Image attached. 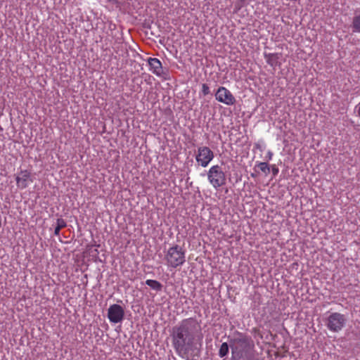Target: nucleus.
Listing matches in <instances>:
<instances>
[{"label":"nucleus","mask_w":360,"mask_h":360,"mask_svg":"<svg viewBox=\"0 0 360 360\" xmlns=\"http://www.w3.org/2000/svg\"><path fill=\"white\" fill-rule=\"evenodd\" d=\"M172 346L176 354L185 360H197L200 356L203 335L194 319H186L171 331Z\"/></svg>","instance_id":"1"},{"label":"nucleus","mask_w":360,"mask_h":360,"mask_svg":"<svg viewBox=\"0 0 360 360\" xmlns=\"http://www.w3.org/2000/svg\"><path fill=\"white\" fill-rule=\"evenodd\" d=\"M164 259L168 268L181 266L186 262V250L179 245H174L165 252Z\"/></svg>","instance_id":"2"},{"label":"nucleus","mask_w":360,"mask_h":360,"mask_svg":"<svg viewBox=\"0 0 360 360\" xmlns=\"http://www.w3.org/2000/svg\"><path fill=\"white\" fill-rule=\"evenodd\" d=\"M207 180L214 188L218 189L226 184V175L221 166L212 165L207 171Z\"/></svg>","instance_id":"3"},{"label":"nucleus","mask_w":360,"mask_h":360,"mask_svg":"<svg viewBox=\"0 0 360 360\" xmlns=\"http://www.w3.org/2000/svg\"><path fill=\"white\" fill-rule=\"evenodd\" d=\"M346 318L344 314L338 312L330 314L326 319V326L329 330L338 333L342 330L346 324Z\"/></svg>","instance_id":"4"},{"label":"nucleus","mask_w":360,"mask_h":360,"mask_svg":"<svg viewBox=\"0 0 360 360\" xmlns=\"http://www.w3.org/2000/svg\"><path fill=\"white\" fill-rule=\"evenodd\" d=\"M214 152L207 146H200L195 155V160L199 166L206 167L214 159Z\"/></svg>","instance_id":"5"},{"label":"nucleus","mask_w":360,"mask_h":360,"mask_svg":"<svg viewBox=\"0 0 360 360\" xmlns=\"http://www.w3.org/2000/svg\"><path fill=\"white\" fill-rule=\"evenodd\" d=\"M215 98L217 101L227 105H233L236 101L232 93L224 86H220L217 89L215 93Z\"/></svg>","instance_id":"6"},{"label":"nucleus","mask_w":360,"mask_h":360,"mask_svg":"<svg viewBox=\"0 0 360 360\" xmlns=\"http://www.w3.org/2000/svg\"><path fill=\"white\" fill-rule=\"evenodd\" d=\"M124 316V311L122 306L114 304L110 306L108 310V318L111 323L121 322Z\"/></svg>","instance_id":"7"},{"label":"nucleus","mask_w":360,"mask_h":360,"mask_svg":"<svg viewBox=\"0 0 360 360\" xmlns=\"http://www.w3.org/2000/svg\"><path fill=\"white\" fill-rule=\"evenodd\" d=\"M149 70L159 77H165L167 70L162 67V63L157 58H148L147 60Z\"/></svg>","instance_id":"8"},{"label":"nucleus","mask_w":360,"mask_h":360,"mask_svg":"<svg viewBox=\"0 0 360 360\" xmlns=\"http://www.w3.org/2000/svg\"><path fill=\"white\" fill-rule=\"evenodd\" d=\"M17 187L20 189L26 188L33 181L31 172L27 169L20 170L15 176Z\"/></svg>","instance_id":"9"},{"label":"nucleus","mask_w":360,"mask_h":360,"mask_svg":"<svg viewBox=\"0 0 360 360\" xmlns=\"http://www.w3.org/2000/svg\"><path fill=\"white\" fill-rule=\"evenodd\" d=\"M264 58L266 63L274 67L277 64L278 56L277 53H268L265 54Z\"/></svg>","instance_id":"10"},{"label":"nucleus","mask_w":360,"mask_h":360,"mask_svg":"<svg viewBox=\"0 0 360 360\" xmlns=\"http://www.w3.org/2000/svg\"><path fill=\"white\" fill-rule=\"evenodd\" d=\"M146 284L157 291L161 290L162 288V284L156 280L148 279L146 281Z\"/></svg>","instance_id":"11"},{"label":"nucleus","mask_w":360,"mask_h":360,"mask_svg":"<svg viewBox=\"0 0 360 360\" xmlns=\"http://www.w3.org/2000/svg\"><path fill=\"white\" fill-rule=\"evenodd\" d=\"M67 224L63 219H58L56 221V226L54 230V235L58 236L60 235V231L62 229L66 227Z\"/></svg>","instance_id":"12"},{"label":"nucleus","mask_w":360,"mask_h":360,"mask_svg":"<svg viewBox=\"0 0 360 360\" xmlns=\"http://www.w3.org/2000/svg\"><path fill=\"white\" fill-rule=\"evenodd\" d=\"M353 32L360 33V13H356L352 20Z\"/></svg>","instance_id":"13"},{"label":"nucleus","mask_w":360,"mask_h":360,"mask_svg":"<svg viewBox=\"0 0 360 360\" xmlns=\"http://www.w3.org/2000/svg\"><path fill=\"white\" fill-rule=\"evenodd\" d=\"M257 167L266 175L269 174L270 172V167L265 162H259L257 164Z\"/></svg>","instance_id":"14"},{"label":"nucleus","mask_w":360,"mask_h":360,"mask_svg":"<svg viewBox=\"0 0 360 360\" xmlns=\"http://www.w3.org/2000/svg\"><path fill=\"white\" fill-rule=\"evenodd\" d=\"M229 352V345L226 342H224L221 345L219 351V355L220 357H224Z\"/></svg>","instance_id":"15"},{"label":"nucleus","mask_w":360,"mask_h":360,"mask_svg":"<svg viewBox=\"0 0 360 360\" xmlns=\"http://www.w3.org/2000/svg\"><path fill=\"white\" fill-rule=\"evenodd\" d=\"M202 93L204 96L208 95L210 93V88L207 84H203L202 85Z\"/></svg>","instance_id":"16"},{"label":"nucleus","mask_w":360,"mask_h":360,"mask_svg":"<svg viewBox=\"0 0 360 360\" xmlns=\"http://www.w3.org/2000/svg\"><path fill=\"white\" fill-rule=\"evenodd\" d=\"M271 169L274 176H276L278 173V168L275 165H271Z\"/></svg>","instance_id":"17"},{"label":"nucleus","mask_w":360,"mask_h":360,"mask_svg":"<svg viewBox=\"0 0 360 360\" xmlns=\"http://www.w3.org/2000/svg\"><path fill=\"white\" fill-rule=\"evenodd\" d=\"M273 155H274L273 153L271 150H269L265 157L266 160H271L272 159Z\"/></svg>","instance_id":"18"},{"label":"nucleus","mask_w":360,"mask_h":360,"mask_svg":"<svg viewBox=\"0 0 360 360\" xmlns=\"http://www.w3.org/2000/svg\"><path fill=\"white\" fill-rule=\"evenodd\" d=\"M356 108H357L358 116L360 117V103L358 104V105Z\"/></svg>","instance_id":"19"},{"label":"nucleus","mask_w":360,"mask_h":360,"mask_svg":"<svg viewBox=\"0 0 360 360\" xmlns=\"http://www.w3.org/2000/svg\"><path fill=\"white\" fill-rule=\"evenodd\" d=\"M243 4H245V3H248L250 1H251L252 0H240Z\"/></svg>","instance_id":"20"}]
</instances>
